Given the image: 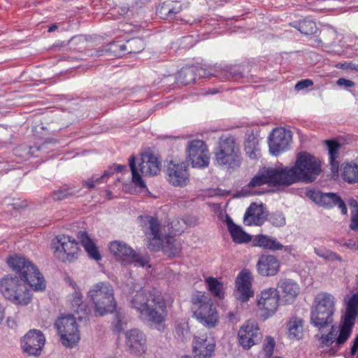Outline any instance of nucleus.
Segmentation results:
<instances>
[{"mask_svg": "<svg viewBox=\"0 0 358 358\" xmlns=\"http://www.w3.org/2000/svg\"><path fill=\"white\" fill-rule=\"evenodd\" d=\"M313 85V82L310 80V79H305V80H300L299 81L296 85H295V90H304L306 88H308L310 86H312Z\"/></svg>", "mask_w": 358, "mask_h": 358, "instance_id": "49", "label": "nucleus"}, {"mask_svg": "<svg viewBox=\"0 0 358 358\" xmlns=\"http://www.w3.org/2000/svg\"><path fill=\"white\" fill-rule=\"evenodd\" d=\"M200 77H211L218 76L215 73H213L211 69L207 70L202 67L198 66H189L182 68L178 74V81L184 85H187L194 82L196 76Z\"/></svg>", "mask_w": 358, "mask_h": 358, "instance_id": "24", "label": "nucleus"}, {"mask_svg": "<svg viewBox=\"0 0 358 358\" xmlns=\"http://www.w3.org/2000/svg\"><path fill=\"white\" fill-rule=\"evenodd\" d=\"M278 294H281L286 303H292L299 293V285L291 279H282L278 283Z\"/></svg>", "mask_w": 358, "mask_h": 358, "instance_id": "27", "label": "nucleus"}, {"mask_svg": "<svg viewBox=\"0 0 358 358\" xmlns=\"http://www.w3.org/2000/svg\"><path fill=\"white\" fill-rule=\"evenodd\" d=\"M181 358H191V357L188 356V355H185V356L182 357Z\"/></svg>", "mask_w": 358, "mask_h": 358, "instance_id": "60", "label": "nucleus"}, {"mask_svg": "<svg viewBox=\"0 0 358 358\" xmlns=\"http://www.w3.org/2000/svg\"><path fill=\"white\" fill-rule=\"evenodd\" d=\"M215 342L213 337L195 336L193 341L194 358H211L215 351Z\"/></svg>", "mask_w": 358, "mask_h": 358, "instance_id": "22", "label": "nucleus"}, {"mask_svg": "<svg viewBox=\"0 0 358 358\" xmlns=\"http://www.w3.org/2000/svg\"><path fill=\"white\" fill-rule=\"evenodd\" d=\"M305 320L299 316H292L287 323V337L291 340H301L304 334Z\"/></svg>", "mask_w": 358, "mask_h": 358, "instance_id": "28", "label": "nucleus"}, {"mask_svg": "<svg viewBox=\"0 0 358 358\" xmlns=\"http://www.w3.org/2000/svg\"><path fill=\"white\" fill-rule=\"evenodd\" d=\"M189 329L188 323L185 320H177L176 322L175 334L176 336L181 339H185L189 336Z\"/></svg>", "mask_w": 358, "mask_h": 358, "instance_id": "41", "label": "nucleus"}, {"mask_svg": "<svg viewBox=\"0 0 358 358\" xmlns=\"http://www.w3.org/2000/svg\"><path fill=\"white\" fill-rule=\"evenodd\" d=\"M327 145L328 146L329 162L331 171L334 174H338L339 162L336 159L338 157L339 150L341 147V145L336 141H327Z\"/></svg>", "mask_w": 358, "mask_h": 358, "instance_id": "32", "label": "nucleus"}, {"mask_svg": "<svg viewBox=\"0 0 358 358\" xmlns=\"http://www.w3.org/2000/svg\"><path fill=\"white\" fill-rule=\"evenodd\" d=\"M186 155L194 168H204L209 164V150L205 142L201 140L189 141L186 146Z\"/></svg>", "mask_w": 358, "mask_h": 358, "instance_id": "12", "label": "nucleus"}, {"mask_svg": "<svg viewBox=\"0 0 358 358\" xmlns=\"http://www.w3.org/2000/svg\"><path fill=\"white\" fill-rule=\"evenodd\" d=\"M268 220L272 225L276 227H283L286 224L285 215L280 211H276L268 215Z\"/></svg>", "mask_w": 358, "mask_h": 358, "instance_id": "43", "label": "nucleus"}, {"mask_svg": "<svg viewBox=\"0 0 358 358\" xmlns=\"http://www.w3.org/2000/svg\"><path fill=\"white\" fill-rule=\"evenodd\" d=\"M109 250L116 259L124 265L134 264L138 267H150L149 255L135 251L125 242L112 241L109 244Z\"/></svg>", "mask_w": 358, "mask_h": 358, "instance_id": "10", "label": "nucleus"}, {"mask_svg": "<svg viewBox=\"0 0 358 358\" xmlns=\"http://www.w3.org/2000/svg\"><path fill=\"white\" fill-rule=\"evenodd\" d=\"M5 317V308L0 302V323H1Z\"/></svg>", "mask_w": 358, "mask_h": 358, "instance_id": "56", "label": "nucleus"}, {"mask_svg": "<svg viewBox=\"0 0 358 358\" xmlns=\"http://www.w3.org/2000/svg\"><path fill=\"white\" fill-rule=\"evenodd\" d=\"M282 250H284L285 252L291 253L292 250H294V248L292 245H283V248Z\"/></svg>", "mask_w": 358, "mask_h": 358, "instance_id": "57", "label": "nucleus"}, {"mask_svg": "<svg viewBox=\"0 0 358 358\" xmlns=\"http://www.w3.org/2000/svg\"><path fill=\"white\" fill-rule=\"evenodd\" d=\"M78 192V190L74 187H71L68 186H64L59 189L55 190L52 194V197L54 200H62L64 199L69 196L75 194Z\"/></svg>", "mask_w": 358, "mask_h": 358, "instance_id": "39", "label": "nucleus"}, {"mask_svg": "<svg viewBox=\"0 0 358 358\" xmlns=\"http://www.w3.org/2000/svg\"><path fill=\"white\" fill-rule=\"evenodd\" d=\"M55 252L63 261L73 262L78 257V243L69 236L59 235L56 237Z\"/></svg>", "mask_w": 358, "mask_h": 358, "instance_id": "16", "label": "nucleus"}, {"mask_svg": "<svg viewBox=\"0 0 358 358\" xmlns=\"http://www.w3.org/2000/svg\"><path fill=\"white\" fill-rule=\"evenodd\" d=\"M301 34L309 35L315 32L317 27L315 23L310 20H303L295 27Z\"/></svg>", "mask_w": 358, "mask_h": 358, "instance_id": "40", "label": "nucleus"}, {"mask_svg": "<svg viewBox=\"0 0 358 358\" xmlns=\"http://www.w3.org/2000/svg\"><path fill=\"white\" fill-rule=\"evenodd\" d=\"M321 162L306 152L297 154L292 167L280 166L262 169L248 183L249 187L264 184L272 186H289L299 182H312L320 174Z\"/></svg>", "mask_w": 358, "mask_h": 358, "instance_id": "2", "label": "nucleus"}, {"mask_svg": "<svg viewBox=\"0 0 358 358\" xmlns=\"http://www.w3.org/2000/svg\"><path fill=\"white\" fill-rule=\"evenodd\" d=\"M55 327L64 346L71 348L79 342L80 336L78 324L73 315H66L58 317Z\"/></svg>", "mask_w": 358, "mask_h": 358, "instance_id": "11", "label": "nucleus"}, {"mask_svg": "<svg viewBox=\"0 0 358 358\" xmlns=\"http://www.w3.org/2000/svg\"><path fill=\"white\" fill-rule=\"evenodd\" d=\"M344 181L350 184L358 182V164L350 163L343 164L341 173Z\"/></svg>", "mask_w": 358, "mask_h": 358, "instance_id": "33", "label": "nucleus"}, {"mask_svg": "<svg viewBox=\"0 0 358 358\" xmlns=\"http://www.w3.org/2000/svg\"><path fill=\"white\" fill-rule=\"evenodd\" d=\"M279 295L275 288L262 290L257 298V306L264 313L266 317L272 316L278 307Z\"/></svg>", "mask_w": 358, "mask_h": 358, "instance_id": "19", "label": "nucleus"}, {"mask_svg": "<svg viewBox=\"0 0 358 358\" xmlns=\"http://www.w3.org/2000/svg\"><path fill=\"white\" fill-rule=\"evenodd\" d=\"M242 66H234L226 67L222 69L220 73L217 72L215 70L211 69L213 73L218 75L217 77H229L231 76L234 78H238L243 77Z\"/></svg>", "mask_w": 358, "mask_h": 358, "instance_id": "37", "label": "nucleus"}, {"mask_svg": "<svg viewBox=\"0 0 358 358\" xmlns=\"http://www.w3.org/2000/svg\"><path fill=\"white\" fill-rule=\"evenodd\" d=\"M161 248H163L169 256L175 257L180 254L182 246L180 242L174 237L168 236L165 242L163 241Z\"/></svg>", "mask_w": 358, "mask_h": 358, "instance_id": "34", "label": "nucleus"}, {"mask_svg": "<svg viewBox=\"0 0 358 358\" xmlns=\"http://www.w3.org/2000/svg\"><path fill=\"white\" fill-rule=\"evenodd\" d=\"M236 286L238 291V299L243 302L248 301L250 297L254 296L252 289V275L246 271H241L236 280Z\"/></svg>", "mask_w": 358, "mask_h": 358, "instance_id": "25", "label": "nucleus"}, {"mask_svg": "<svg viewBox=\"0 0 358 358\" xmlns=\"http://www.w3.org/2000/svg\"><path fill=\"white\" fill-rule=\"evenodd\" d=\"M214 155L215 164L223 169L237 168L242 162L239 146L232 136L220 138Z\"/></svg>", "mask_w": 358, "mask_h": 358, "instance_id": "8", "label": "nucleus"}, {"mask_svg": "<svg viewBox=\"0 0 358 358\" xmlns=\"http://www.w3.org/2000/svg\"><path fill=\"white\" fill-rule=\"evenodd\" d=\"M115 329L117 331H122L126 327V322L123 320V317L120 313L115 315Z\"/></svg>", "mask_w": 358, "mask_h": 358, "instance_id": "50", "label": "nucleus"}, {"mask_svg": "<svg viewBox=\"0 0 358 358\" xmlns=\"http://www.w3.org/2000/svg\"><path fill=\"white\" fill-rule=\"evenodd\" d=\"M192 316L208 329L214 328L219 322V315L210 297L205 293L196 292L190 298Z\"/></svg>", "mask_w": 358, "mask_h": 358, "instance_id": "6", "label": "nucleus"}, {"mask_svg": "<svg viewBox=\"0 0 358 358\" xmlns=\"http://www.w3.org/2000/svg\"><path fill=\"white\" fill-rule=\"evenodd\" d=\"M343 66H344L343 68H345V69L355 70L356 71H358V64H357L350 62V63L345 64Z\"/></svg>", "mask_w": 358, "mask_h": 358, "instance_id": "53", "label": "nucleus"}, {"mask_svg": "<svg viewBox=\"0 0 358 358\" xmlns=\"http://www.w3.org/2000/svg\"><path fill=\"white\" fill-rule=\"evenodd\" d=\"M96 314L103 316L116 309L114 290L108 282H99L91 287L87 293Z\"/></svg>", "mask_w": 358, "mask_h": 358, "instance_id": "9", "label": "nucleus"}, {"mask_svg": "<svg viewBox=\"0 0 358 358\" xmlns=\"http://www.w3.org/2000/svg\"><path fill=\"white\" fill-rule=\"evenodd\" d=\"M125 346L133 355H141L147 349V339L144 333L138 329H131L124 333Z\"/></svg>", "mask_w": 358, "mask_h": 358, "instance_id": "18", "label": "nucleus"}, {"mask_svg": "<svg viewBox=\"0 0 358 358\" xmlns=\"http://www.w3.org/2000/svg\"><path fill=\"white\" fill-rule=\"evenodd\" d=\"M129 303L130 307L138 313L141 320L151 322L159 330L164 329L168 310L160 292L155 289L132 291Z\"/></svg>", "mask_w": 358, "mask_h": 358, "instance_id": "3", "label": "nucleus"}, {"mask_svg": "<svg viewBox=\"0 0 358 358\" xmlns=\"http://www.w3.org/2000/svg\"><path fill=\"white\" fill-rule=\"evenodd\" d=\"M143 224V231L148 248L152 251H159L162 246L164 240L160 222L155 217L145 216Z\"/></svg>", "mask_w": 358, "mask_h": 358, "instance_id": "13", "label": "nucleus"}, {"mask_svg": "<svg viewBox=\"0 0 358 358\" xmlns=\"http://www.w3.org/2000/svg\"><path fill=\"white\" fill-rule=\"evenodd\" d=\"M77 238L80 241L81 245L85 248L90 258L99 261L101 259V256L99 252L94 241L89 236L88 234L85 231H80L77 234Z\"/></svg>", "mask_w": 358, "mask_h": 358, "instance_id": "30", "label": "nucleus"}, {"mask_svg": "<svg viewBox=\"0 0 358 358\" xmlns=\"http://www.w3.org/2000/svg\"><path fill=\"white\" fill-rule=\"evenodd\" d=\"M352 203H355L356 205H357V201H352ZM357 206L358 207V206Z\"/></svg>", "mask_w": 358, "mask_h": 358, "instance_id": "61", "label": "nucleus"}, {"mask_svg": "<svg viewBox=\"0 0 358 358\" xmlns=\"http://www.w3.org/2000/svg\"><path fill=\"white\" fill-rule=\"evenodd\" d=\"M127 42L124 44L115 45V47L120 50V54L127 53V48H126Z\"/></svg>", "mask_w": 358, "mask_h": 358, "instance_id": "54", "label": "nucleus"}, {"mask_svg": "<svg viewBox=\"0 0 358 358\" xmlns=\"http://www.w3.org/2000/svg\"><path fill=\"white\" fill-rule=\"evenodd\" d=\"M71 285L74 291L73 294L69 296V301H70L72 307L76 308L75 311L77 313H79L80 310H83V295L76 283H71Z\"/></svg>", "mask_w": 358, "mask_h": 358, "instance_id": "36", "label": "nucleus"}, {"mask_svg": "<svg viewBox=\"0 0 358 358\" xmlns=\"http://www.w3.org/2000/svg\"><path fill=\"white\" fill-rule=\"evenodd\" d=\"M336 299L328 292H320L314 298L310 308V322L319 330L333 323Z\"/></svg>", "mask_w": 358, "mask_h": 358, "instance_id": "5", "label": "nucleus"}, {"mask_svg": "<svg viewBox=\"0 0 358 358\" xmlns=\"http://www.w3.org/2000/svg\"><path fill=\"white\" fill-rule=\"evenodd\" d=\"M9 267L19 274H7L0 278V293L7 300L17 306H27L32 299L30 288L35 292L45 289L42 273L28 259L17 255L7 259Z\"/></svg>", "mask_w": 358, "mask_h": 358, "instance_id": "1", "label": "nucleus"}, {"mask_svg": "<svg viewBox=\"0 0 358 358\" xmlns=\"http://www.w3.org/2000/svg\"><path fill=\"white\" fill-rule=\"evenodd\" d=\"M358 298L353 296L348 301L345 315L339 327L331 325V331L327 334H322L320 338L322 346L329 347L334 342L340 346L350 337L355 320L357 315Z\"/></svg>", "mask_w": 358, "mask_h": 358, "instance_id": "4", "label": "nucleus"}, {"mask_svg": "<svg viewBox=\"0 0 358 358\" xmlns=\"http://www.w3.org/2000/svg\"><path fill=\"white\" fill-rule=\"evenodd\" d=\"M124 169H126L125 166H122V165H120V164H114L110 168V169H113L117 172H122Z\"/></svg>", "mask_w": 358, "mask_h": 358, "instance_id": "55", "label": "nucleus"}, {"mask_svg": "<svg viewBox=\"0 0 358 358\" xmlns=\"http://www.w3.org/2000/svg\"><path fill=\"white\" fill-rule=\"evenodd\" d=\"M350 227L352 230H358V208L351 212V223Z\"/></svg>", "mask_w": 358, "mask_h": 358, "instance_id": "48", "label": "nucleus"}, {"mask_svg": "<svg viewBox=\"0 0 358 358\" xmlns=\"http://www.w3.org/2000/svg\"><path fill=\"white\" fill-rule=\"evenodd\" d=\"M357 349H358V335L355 338L353 345L351 348V351H350L351 355H355Z\"/></svg>", "mask_w": 358, "mask_h": 358, "instance_id": "52", "label": "nucleus"}, {"mask_svg": "<svg viewBox=\"0 0 358 358\" xmlns=\"http://www.w3.org/2000/svg\"><path fill=\"white\" fill-rule=\"evenodd\" d=\"M34 149H36V150H40V147H33V148H31L30 151L32 153H34Z\"/></svg>", "mask_w": 358, "mask_h": 358, "instance_id": "59", "label": "nucleus"}, {"mask_svg": "<svg viewBox=\"0 0 358 358\" xmlns=\"http://www.w3.org/2000/svg\"><path fill=\"white\" fill-rule=\"evenodd\" d=\"M180 6L171 7V3H163L159 7L157 8L158 13L161 15H166L168 17H171L172 14L178 13L180 11Z\"/></svg>", "mask_w": 358, "mask_h": 358, "instance_id": "46", "label": "nucleus"}, {"mask_svg": "<svg viewBox=\"0 0 358 358\" xmlns=\"http://www.w3.org/2000/svg\"><path fill=\"white\" fill-rule=\"evenodd\" d=\"M314 252L325 261H342V258L336 254L325 248H315Z\"/></svg>", "mask_w": 358, "mask_h": 358, "instance_id": "38", "label": "nucleus"}, {"mask_svg": "<svg viewBox=\"0 0 358 358\" xmlns=\"http://www.w3.org/2000/svg\"><path fill=\"white\" fill-rule=\"evenodd\" d=\"M112 173L113 171H106L101 177L96 178V180L89 179L86 181H84L83 186L88 189H92L94 187L96 183L105 182V178L110 176Z\"/></svg>", "mask_w": 358, "mask_h": 358, "instance_id": "47", "label": "nucleus"}, {"mask_svg": "<svg viewBox=\"0 0 358 358\" xmlns=\"http://www.w3.org/2000/svg\"><path fill=\"white\" fill-rule=\"evenodd\" d=\"M239 344L245 350L260 342L262 334L257 324L254 321H248L243 324L238 334Z\"/></svg>", "mask_w": 358, "mask_h": 358, "instance_id": "15", "label": "nucleus"}, {"mask_svg": "<svg viewBox=\"0 0 358 358\" xmlns=\"http://www.w3.org/2000/svg\"><path fill=\"white\" fill-rule=\"evenodd\" d=\"M267 216L263 205L252 203L245 213L243 222L248 226H260L264 222Z\"/></svg>", "mask_w": 358, "mask_h": 358, "instance_id": "26", "label": "nucleus"}, {"mask_svg": "<svg viewBox=\"0 0 358 358\" xmlns=\"http://www.w3.org/2000/svg\"><path fill=\"white\" fill-rule=\"evenodd\" d=\"M226 224L234 243L241 244L249 243L251 241V236L241 226L236 224L229 216H227Z\"/></svg>", "mask_w": 358, "mask_h": 358, "instance_id": "29", "label": "nucleus"}, {"mask_svg": "<svg viewBox=\"0 0 358 358\" xmlns=\"http://www.w3.org/2000/svg\"><path fill=\"white\" fill-rule=\"evenodd\" d=\"M275 346V341L274 338L270 336H267L265 338L264 343L263 344V353L264 354L265 358H270L273 355L274 348Z\"/></svg>", "mask_w": 358, "mask_h": 358, "instance_id": "45", "label": "nucleus"}, {"mask_svg": "<svg viewBox=\"0 0 358 358\" xmlns=\"http://www.w3.org/2000/svg\"><path fill=\"white\" fill-rule=\"evenodd\" d=\"M255 245L269 250H281L283 248V245L275 238L264 234L255 237Z\"/></svg>", "mask_w": 358, "mask_h": 358, "instance_id": "31", "label": "nucleus"}, {"mask_svg": "<svg viewBox=\"0 0 358 358\" xmlns=\"http://www.w3.org/2000/svg\"><path fill=\"white\" fill-rule=\"evenodd\" d=\"M45 343L43 332L38 329L29 330L21 340V348L28 356L38 357L41 356Z\"/></svg>", "mask_w": 358, "mask_h": 358, "instance_id": "14", "label": "nucleus"}, {"mask_svg": "<svg viewBox=\"0 0 358 358\" xmlns=\"http://www.w3.org/2000/svg\"><path fill=\"white\" fill-rule=\"evenodd\" d=\"M167 180L174 187H182L189 181L187 166L184 163H171L166 169Z\"/></svg>", "mask_w": 358, "mask_h": 358, "instance_id": "21", "label": "nucleus"}, {"mask_svg": "<svg viewBox=\"0 0 358 358\" xmlns=\"http://www.w3.org/2000/svg\"><path fill=\"white\" fill-rule=\"evenodd\" d=\"M280 262L273 255H262L257 263V269L259 275L264 277L274 276L280 271Z\"/></svg>", "mask_w": 358, "mask_h": 358, "instance_id": "23", "label": "nucleus"}, {"mask_svg": "<svg viewBox=\"0 0 358 358\" xmlns=\"http://www.w3.org/2000/svg\"><path fill=\"white\" fill-rule=\"evenodd\" d=\"M292 132L283 128L273 130L268 138L270 152L273 155H278L287 149L292 141Z\"/></svg>", "mask_w": 358, "mask_h": 358, "instance_id": "20", "label": "nucleus"}, {"mask_svg": "<svg viewBox=\"0 0 358 358\" xmlns=\"http://www.w3.org/2000/svg\"><path fill=\"white\" fill-rule=\"evenodd\" d=\"M57 25H52L49 28L48 31L52 32V31H55L57 29Z\"/></svg>", "mask_w": 358, "mask_h": 358, "instance_id": "58", "label": "nucleus"}, {"mask_svg": "<svg viewBox=\"0 0 358 358\" xmlns=\"http://www.w3.org/2000/svg\"><path fill=\"white\" fill-rule=\"evenodd\" d=\"M245 150L250 159H257L260 156V150L256 141H248L245 145Z\"/></svg>", "mask_w": 358, "mask_h": 358, "instance_id": "44", "label": "nucleus"}, {"mask_svg": "<svg viewBox=\"0 0 358 358\" xmlns=\"http://www.w3.org/2000/svg\"><path fill=\"white\" fill-rule=\"evenodd\" d=\"M129 161L132 174V182L141 188L145 187L142 176H154L157 175L161 170L162 160L160 157L150 150L141 154L138 167L136 166L134 156L130 157Z\"/></svg>", "mask_w": 358, "mask_h": 358, "instance_id": "7", "label": "nucleus"}, {"mask_svg": "<svg viewBox=\"0 0 358 358\" xmlns=\"http://www.w3.org/2000/svg\"><path fill=\"white\" fill-rule=\"evenodd\" d=\"M336 84L338 86L343 87L344 88L352 87L355 85L354 82L350 80H347L345 78H339L336 81Z\"/></svg>", "mask_w": 358, "mask_h": 358, "instance_id": "51", "label": "nucleus"}, {"mask_svg": "<svg viewBox=\"0 0 358 358\" xmlns=\"http://www.w3.org/2000/svg\"><path fill=\"white\" fill-rule=\"evenodd\" d=\"M307 196L317 204L327 208L338 206L343 215L348 212L347 207L341 198L335 193H324L317 190H309Z\"/></svg>", "mask_w": 358, "mask_h": 358, "instance_id": "17", "label": "nucleus"}, {"mask_svg": "<svg viewBox=\"0 0 358 358\" xmlns=\"http://www.w3.org/2000/svg\"><path fill=\"white\" fill-rule=\"evenodd\" d=\"M205 282L207 285L208 289L211 294L220 299L224 298V293L223 284L220 281L215 278L208 277L206 278Z\"/></svg>", "mask_w": 358, "mask_h": 358, "instance_id": "35", "label": "nucleus"}, {"mask_svg": "<svg viewBox=\"0 0 358 358\" xmlns=\"http://www.w3.org/2000/svg\"><path fill=\"white\" fill-rule=\"evenodd\" d=\"M127 53H138L144 49V42L139 38H134L127 41Z\"/></svg>", "mask_w": 358, "mask_h": 358, "instance_id": "42", "label": "nucleus"}]
</instances>
